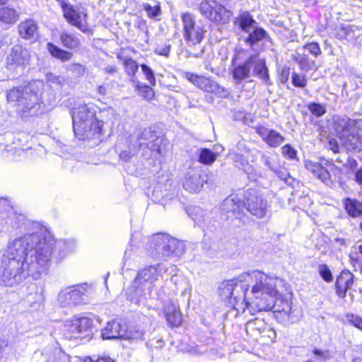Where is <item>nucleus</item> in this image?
Wrapping results in <instances>:
<instances>
[{
    "label": "nucleus",
    "mask_w": 362,
    "mask_h": 362,
    "mask_svg": "<svg viewBox=\"0 0 362 362\" xmlns=\"http://www.w3.org/2000/svg\"><path fill=\"white\" fill-rule=\"evenodd\" d=\"M66 243L56 241L45 228H39L10 241L0 265V284L13 287L28 276L40 279L49 269L53 254L59 250V259L66 255Z\"/></svg>",
    "instance_id": "nucleus-1"
},
{
    "label": "nucleus",
    "mask_w": 362,
    "mask_h": 362,
    "mask_svg": "<svg viewBox=\"0 0 362 362\" xmlns=\"http://www.w3.org/2000/svg\"><path fill=\"white\" fill-rule=\"evenodd\" d=\"M276 280L259 270L245 272L234 279L223 282L221 287V295L230 298L235 310L251 315L258 310L269 308L273 293L272 286Z\"/></svg>",
    "instance_id": "nucleus-2"
},
{
    "label": "nucleus",
    "mask_w": 362,
    "mask_h": 362,
    "mask_svg": "<svg viewBox=\"0 0 362 362\" xmlns=\"http://www.w3.org/2000/svg\"><path fill=\"white\" fill-rule=\"evenodd\" d=\"M72 119L74 134L79 139L95 140V144L100 141L103 122L95 117L93 105L84 104L75 108Z\"/></svg>",
    "instance_id": "nucleus-3"
},
{
    "label": "nucleus",
    "mask_w": 362,
    "mask_h": 362,
    "mask_svg": "<svg viewBox=\"0 0 362 362\" xmlns=\"http://www.w3.org/2000/svg\"><path fill=\"white\" fill-rule=\"evenodd\" d=\"M42 86V82L33 81L25 86L13 88L8 91L6 99L8 102H16L18 111L25 115L39 105Z\"/></svg>",
    "instance_id": "nucleus-4"
},
{
    "label": "nucleus",
    "mask_w": 362,
    "mask_h": 362,
    "mask_svg": "<svg viewBox=\"0 0 362 362\" xmlns=\"http://www.w3.org/2000/svg\"><path fill=\"white\" fill-rule=\"evenodd\" d=\"M269 278L274 279V281L273 287V293H269L272 296V302L269 308L258 310L267 311L273 310L275 317L282 323H294L299 319V311L296 305L287 300L280 298V293L278 287L283 284V280L276 276H269Z\"/></svg>",
    "instance_id": "nucleus-5"
},
{
    "label": "nucleus",
    "mask_w": 362,
    "mask_h": 362,
    "mask_svg": "<svg viewBox=\"0 0 362 362\" xmlns=\"http://www.w3.org/2000/svg\"><path fill=\"white\" fill-rule=\"evenodd\" d=\"M146 250L148 255L156 259H166L173 254L180 256L185 252L182 243L165 233L151 236L146 245Z\"/></svg>",
    "instance_id": "nucleus-6"
},
{
    "label": "nucleus",
    "mask_w": 362,
    "mask_h": 362,
    "mask_svg": "<svg viewBox=\"0 0 362 362\" xmlns=\"http://www.w3.org/2000/svg\"><path fill=\"white\" fill-rule=\"evenodd\" d=\"M168 270L166 265L160 263L141 269L134 279L136 292L144 296L150 295L156 287V283L163 279Z\"/></svg>",
    "instance_id": "nucleus-7"
},
{
    "label": "nucleus",
    "mask_w": 362,
    "mask_h": 362,
    "mask_svg": "<svg viewBox=\"0 0 362 362\" xmlns=\"http://www.w3.org/2000/svg\"><path fill=\"white\" fill-rule=\"evenodd\" d=\"M201 14L215 23L226 24L230 21L232 11L214 0H204L199 4Z\"/></svg>",
    "instance_id": "nucleus-8"
},
{
    "label": "nucleus",
    "mask_w": 362,
    "mask_h": 362,
    "mask_svg": "<svg viewBox=\"0 0 362 362\" xmlns=\"http://www.w3.org/2000/svg\"><path fill=\"white\" fill-rule=\"evenodd\" d=\"M183 37L189 45L199 44L204 37L206 31L197 24L193 14L185 12L181 15Z\"/></svg>",
    "instance_id": "nucleus-9"
},
{
    "label": "nucleus",
    "mask_w": 362,
    "mask_h": 362,
    "mask_svg": "<svg viewBox=\"0 0 362 362\" xmlns=\"http://www.w3.org/2000/svg\"><path fill=\"white\" fill-rule=\"evenodd\" d=\"M243 204L247 210L258 218L264 217L268 210V202L258 190L248 189L245 193Z\"/></svg>",
    "instance_id": "nucleus-10"
},
{
    "label": "nucleus",
    "mask_w": 362,
    "mask_h": 362,
    "mask_svg": "<svg viewBox=\"0 0 362 362\" xmlns=\"http://www.w3.org/2000/svg\"><path fill=\"white\" fill-rule=\"evenodd\" d=\"M182 76L204 91L216 94L222 98H226L229 94L228 90L220 86L216 81L210 78L189 71L183 72Z\"/></svg>",
    "instance_id": "nucleus-11"
},
{
    "label": "nucleus",
    "mask_w": 362,
    "mask_h": 362,
    "mask_svg": "<svg viewBox=\"0 0 362 362\" xmlns=\"http://www.w3.org/2000/svg\"><path fill=\"white\" fill-rule=\"evenodd\" d=\"M62 11L64 18L70 25L83 33L88 30V14L86 11L76 8L69 3L62 4Z\"/></svg>",
    "instance_id": "nucleus-12"
},
{
    "label": "nucleus",
    "mask_w": 362,
    "mask_h": 362,
    "mask_svg": "<svg viewBox=\"0 0 362 362\" xmlns=\"http://www.w3.org/2000/svg\"><path fill=\"white\" fill-rule=\"evenodd\" d=\"M92 324L93 321L89 317L74 316L65 322L66 332L70 338L81 337L82 334H86Z\"/></svg>",
    "instance_id": "nucleus-13"
},
{
    "label": "nucleus",
    "mask_w": 362,
    "mask_h": 362,
    "mask_svg": "<svg viewBox=\"0 0 362 362\" xmlns=\"http://www.w3.org/2000/svg\"><path fill=\"white\" fill-rule=\"evenodd\" d=\"M86 289L83 286L67 287L60 291L58 295V302L64 307L78 305L83 302V296Z\"/></svg>",
    "instance_id": "nucleus-14"
},
{
    "label": "nucleus",
    "mask_w": 362,
    "mask_h": 362,
    "mask_svg": "<svg viewBox=\"0 0 362 362\" xmlns=\"http://www.w3.org/2000/svg\"><path fill=\"white\" fill-rule=\"evenodd\" d=\"M254 59V57H248L243 63H240L238 62V55L234 57L230 71L236 83L250 77Z\"/></svg>",
    "instance_id": "nucleus-15"
},
{
    "label": "nucleus",
    "mask_w": 362,
    "mask_h": 362,
    "mask_svg": "<svg viewBox=\"0 0 362 362\" xmlns=\"http://www.w3.org/2000/svg\"><path fill=\"white\" fill-rule=\"evenodd\" d=\"M206 182V180L202 175L199 170L191 168L187 172L182 185L187 191L197 193L201 191Z\"/></svg>",
    "instance_id": "nucleus-16"
},
{
    "label": "nucleus",
    "mask_w": 362,
    "mask_h": 362,
    "mask_svg": "<svg viewBox=\"0 0 362 362\" xmlns=\"http://www.w3.org/2000/svg\"><path fill=\"white\" fill-rule=\"evenodd\" d=\"M339 139L341 145L349 151L360 152L362 150V141L356 128Z\"/></svg>",
    "instance_id": "nucleus-17"
},
{
    "label": "nucleus",
    "mask_w": 362,
    "mask_h": 362,
    "mask_svg": "<svg viewBox=\"0 0 362 362\" xmlns=\"http://www.w3.org/2000/svg\"><path fill=\"white\" fill-rule=\"evenodd\" d=\"M30 59L29 51L21 45H15L8 58L11 64L23 66L28 64Z\"/></svg>",
    "instance_id": "nucleus-18"
},
{
    "label": "nucleus",
    "mask_w": 362,
    "mask_h": 362,
    "mask_svg": "<svg viewBox=\"0 0 362 362\" xmlns=\"http://www.w3.org/2000/svg\"><path fill=\"white\" fill-rule=\"evenodd\" d=\"M354 284V275L349 271H342L336 281L337 294L340 298H344L346 292Z\"/></svg>",
    "instance_id": "nucleus-19"
},
{
    "label": "nucleus",
    "mask_w": 362,
    "mask_h": 362,
    "mask_svg": "<svg viewBox=\"0 0 362 362\" xmlns=\"http://www.w3.org/2000/svg\"><path fill=\"white\" fill-rule=\"evenodd\" d=\"M257 133L271 147H277L284 141V137L279 132L263 127L257 128Z\"/></svg>",
    "instance_id": "nucleus-20"
},
{
    "label": "nucleus",
    "mask_w": 362,
    "mask_h": 362,
    "mask_svg": "<svg viewBox=\"0 0 362 362\" xmlns=\"http://www.w3.org/2000/svg\"><path fill=\"white\" fill-rule=\"evenodd\" d=\"M333 122L334 130L339 139L346 136V134L355 129L354 121L346 116H334Z\"/></svg>",
    "instance_id": "nucleus-21"
},
{
    "label": "nucleus",
    "mask_w": 362,
    "mask_h": 362,
    "mask_svg": "<svg viewBox=\"0 0 362 362\" xmlns=\"http://www.w3.org/2000/svg\"><path fill=\"white\" fill-rule=\"evenodd\" d=\"M18 33L25 40L36 38L38 35V25L33 19H27L18 25Z\"/></svg>",
    "instance_id": "nucleus-22"
},
{
    "label": "nucleus",
    "mask_w": 362,
    "mask_h": 362,
    "mask_svg": "<svg viewBox=\"0 0 362 362\" xmlns=\"http://www.w3.org/2000/svg\"><path fill=\"white\" fill-rule=\"evenodd\" d=\"M101 336L103 339H123L126 336L125 329L119 322L112 321L102 330Z\"/></svg>",
    "instance_id": "nucleus-23"
},
{
    "label": "nucleus",
    "mask_w": 362,
    "mask_h": 362,
    "mask_svg": "<svg viewBox=\"0 0 362 362\" xmlns=\"http://www.w3.org/2000/svg\"><path fill=\"white\" fill-rule=\"evenodd\" d=\"M249 57L255 58V59L252 61V67L255 75L262 79L265 84H269V76L268 73V69L266 66L265 60L264 59L258 58L257 55L256 54H252Z\"/></svg>",
    "instance_id": "nucleus-24"
},
{
    "label": "nucleus",
    "mask_w": 362,
    "mask_h": 362,
    "mask_svg": "<svg viewBox=\"0 0 362 362\" xmlns=\"http://www.w3.org/2000/svg\"><path fill=\"white\" fill-rule=\"evenodd\" d=\"M165 317L171 327H178L181 325L182 315L175 303H170L165 307Z\"/></svg>",
    "instance_id": "nucleus-25"
},
{
    "label": "nucleus",
    "mask_w": 362,
    "mask_h": 362,
    "mask_svg": "<svg viewBox=\"0 0 362 362\" xmlns=\"http://www.w3.org/2000/svg\"><path fill=\"white\" fill-rule=\"evenodd\" d=\"M304 166L305 169L311 173L315 177L320 179L322 182H327L329 175L326 172L325 167H323L317 162L310 160H305Z\"/></svg>",
    "instance_id": "nucleus-26"
},
{
    "label": "nucleus",
    "mask_w": 362,
    "mask_h": 362,
    "mask_svg": "<svg viewBox=\"0 0 362 362\" xmlns=\"http://www.w3.org/2000/svg\"><path fill=\"white\" fill-rule=\"evenodd\" d=\"M262 161L270 170L274 172L279 178L286 181V173L280 168L279 158L276 156H262Z\"/></svg>",
    "instance_id": "nucleus-27"
},
{
    "label": "nucleus",
    "mask_w": 362,
    "mask_h": 362,
    "mask_svg": "<svg viewBox=\"0 0 362 362\" xmlns=\"http://www.w3.org/2000/svg\"><path fill=\"white\" fill-rule=\"evenodd\" d=\"M344 206L349 216L357 218L362 215V202L356 199L347 198L344 200Z\"/></svg>",
    "instance_id": "nucleus-28"
},
{
    "label": "nucleus",
    "mask_w": 362,
    "mask_h": 362,
    "mask_svg": "<svg viewBox=\"0 0 362 362\" xmlns=\"http://www.w3.org/2000/svg\"><path fill=\"white\" fill-rule=\"evenodd\" d=\"M45 362H71L70 357L61 349L47 351L42 354Z\"/></svg>",
    "instance_id": "nucleus-29"
},
{
    "label": "nucleus",
    "mask_w": 362,
    "mask_h": 362,
    "mask_svg": "<svg viewBox=\"0 0 362 362\" xmlns=\"http://www.w3.org/2000/svg\"><path fill=\"white\" fill-rule=\"evenodd\" d=\"M249 36L246 39V42L251 46L258 43L259 42L268 40L269 37L265 30L262 28L255 27L250 32L248 33Z\"/></svg>",
    "instance_id": "nucleus-30"
},
{
    "label": "nucleus",
    "mask_w": 362,
    "mask_h": 362,
    "mask_svg": "<svg viewBox=\"0 0 362 362\" xmlns=\"http://www.w3.org/2000/svg\"><path fill=\"white\" fill-rule=\"evenodd\" d=\"M47 49L53 57L60 59L62 62H67L73 56L71 52L64 50L52 42L47 44Z\"/></svg>",
    "instance_id": "nucleus-31"
},
{
    "label": "nucleus",
    "mask_w": 362,
    "mask_h": 362,
    "mask_svg": "<svg viewBox=\"0 0 362 362\" xmlns=\"http://www.w3.org/2000/svg\"><path fill=\"white\" fill-rule=\"evenodd\" d=\"M326 172L329 175L327 182H323L326 185H329L332 182H339L342 177V170L332 163L327 162L325 166Z\"/></svg>",
    "instance_id": "nucleus-32"
},
{
    "label": "nucleus",
    "mask_w": 362,
    "mask_h": 362,
    "mask_svg": "<svg viewBox=\"0 0 362 362\" xmlns=\"http://www.w3.org/2000/svg\"><path fill=\"white\" fill-rule=\"evenodd\" d=\"M62 45L69 49H74L80 45V40L77 35L67 32H62L60 35Z\"/></svg>",
    "instance_id": "nucleus-33"
},
{
    "label": "nucleus",
    "mask_w": 362,
    "mask_h": 362,
    "mask_svg": "<svg viewBox=\"0 0 362 362\" xmlns=\"http://www.w3.org/2000/svg\"><path fill=\"white\" fill-rule=\"evenodd\" d=\"M218 156V152H213L211 149L204 148L199 150L198 160L204 165H211Z\"/></svg>",
    "instance_id": "nucleus-34"
},
{
    "label": "nucleus",
    "mask_w": 362,
    "mask_h": 362,
    "mask_svg": "<svg viewBox=\"0 0 362 362\" xmlns=\"http://www.w3.org/2000/svg\"><path fill=\"white\" fill-rule=\"evenodd\" d=\"M18 18V13L13 8L4 7L0 8V21L6 24H13Z\"/></svg>",
    "instance_id": "nucleus-35"
},
{
    "label": "nucleus",
    "mask_w": 362,
    "mask_h": 362,
    "mask_svg": "<svg viewBox=\"0 0 362 362\" xmlns=\"http://www.w3.org/2000/svg\"><path fill=\"white\" fill-rule=\"evenodd\" d=\"M294 59L299 64L300 68L304 71L317 69L315 61L308 59L306 55L298 53L294 57Z\"/></svg>",
    "instance_id": "nucleus-36"
},
{
    "label": "nucleus",
    "mask_w": 362,
    "mask_h": 362,
    "mask_svg": "<svg viewBox=\"0 0 362 362\" xmlns=\"http://www.w3.org/2000/svg\"><path fill=\"white\" fill-rule=\"evenodd\" d=\"M239 24L243 31L249 33L255 27L256 22L248 13H243L239 17Z\"/></svg>",
    "instance_id": "nucleus-37"
},
{
    "label": "nucleus",
    "mask_w": 362,
    "mask_h": 362,
    "mask_svg": "<svg viewBox=\"0 0 362 362\" xmlns=\"http://www.w3.org/2000/svg\"><path fill=\"white\" fill-rule=\"evenodd\" d=\"M242 205L241 200L237 197H230L223 201V209L227 212L238 211Z\"/></svg>",
    "instance_id": "nucleus-38"
},
{
    "label": "nucleus",
    "mask_w": 362,
    "mask_h": 362,
    "mask_svg": "<svg viewBox=\"0 0 362 362\" xmlns=\"http://www.w3.org/2000/svg\"><path fill=\"white\" fill-rule=\"evenodd\" d=\"M266 328L264 322L262 320L256 319L254 321H250L246 324V331L257 330L259 333H262Z\"/></svg>",
    "instance_id": "nucleus-39"
},
{
    "label": "nucleus",
    "mask_w": 362,
    "mask_h": 362,
    "mask_svg": "<svg viewBox=\"0 0 362 362\" xmlns=\"http://www.w3.org/2000/svg\"><path fill=\"white\" fill-rule=\"evenodd\" d=\"M292 84L298 88H304L307 85V78L304 74L292 73L291 75Z\"/></svg>",
    "instance_id": "nucleus-40"
},
{
    "label": "nucleus",
    "mask_w": 362,
    "mask_h": 362,
    "mask_svg": "<svg viewBox=\"0 0 362 362\" xmlns=\"http://www.w3.org/2000/svg\"><path fill=\"white\" fill-rule=\"evenodd\" d=\"M137 88L139 90V94L144 99L149 100L154 97V91L149 86L137 85Z\"/></svg>",
    "instance_id": "nucleus-41"
},
{
    "label": "nucleus",
    "mask_w": 362,
    "mask_h": 362,
    "mask_svg": "<svg viewBox=\"0 0 362 362\" xmlns=\"http://www.w3.org/2000/svg\"><path fill=\"white\" fill-rule=\"evenodd\" d=\"M144 334V332L143 330L139 329V328H132V329L127 331L125 329V335L124 336L123 339H141L143 338V336Z\"/></svg>",
    "instance_id": "nucleus-42"
},
{
    "label": "nucleus",
    "mask_w": 362,
    "mask_h": 362,
    "mask_svg": "<svg viewBox=\"0 0 362 362\" xmlns=\"http://www.w3.org/2000/svg\"><path fill=\"white\" fill-rule=\"evenodd\" d=\"M143 7L149 18H156L160 14V6L158 4L153 6L148 4H145Z\"/></svg>",
    "instance_id": "nucleus-43"
},
{
    "label": "nucleus",
    "mask_w": 362,
    "mask_h": 362,
    "mask_svg": "<svg viewBox=\"0 0 362 362\" xmlns=\"http://www.w3.org/2000/svg\"><path fill=\"white\" fill-rule=\"evenodd\" d=\"M318 272L320 276L327 282H331L333 280V276L329 268L326 264H320L318 267Z\"/></svg>",
    "instance_id": "nucleus-44"
},
{
    "label": "nucleus",
    "mask_w": 362,
    "mask_h": 362,
    "mask_svg": "<svg viewBox=\"0 0 362 362\" xmlns=\"http://www.w3.org/2000/svg\"><path fill=\"white\" fill-rule=\"evenodd\" d=\"M234 161L240 168H243L246 173H247L248 175H251V167L249 165L248 163L244 159L243 155H235L234 157Z\"/></svg>",
    "instance_id": "nucleus-45"
},
{
    "label": "nucleus",
    "mask_w": 362,
    "mask_h": 362,
    "mask_svg": "<svg viewBox=\"0 0 362 362\" xmlns=\"http://www.w3.org/2000/svg\"><path fill=\"white\" fill-rule=\"evenodd\" d=\"M303 49L308 50L315 57L322 53L321 49L317 42L308 43L303 47Z\"/></svg>",
    "instance_id": "nucleus-46"
},
{
    "label": "nucleus",
    "mask_w": 362,
    "mask_h": 362,
    "mask_svg": "<svg viewBox=\"0 0 362 362\" xmlns=\"http://www.w3.org/2000/svg\"><path fill=\"white\" fill-rule=\"evenodd\" d=\"M141 68L142 69L144 74L145 75L146 80L148 81L151 86H155L156 78L154 76V73L152 71V69L146 64H141Z\"/></svg>",
    "instance_id": "nucleus-47"
},
{
    "label": "nucleus",
    "mask_w": 362,
    "mask_h": 362,
    "mask_svg": "<svg viewBox=\"0 0 362 362\" xmlns=\"http://www.w3.org/2000/svg\"><path fill=\"white\" fill-rule=\"evenodd\" d=\"M308 109L313 115L317 117L323 115L326 112L325 108L322 105L317 103L310 104L308 106Z\"/></svg>",
    "instance_id": "nucleus-48"
},
{
    "label": "nucleus",
    "mask_w": 362,
    "mask_h": 362,
    "mask_svg": "<svg viewBox=\"0 0 362 362\" xmlns=\"http://www.w3.org/2000/svg\"><path fill=\"white\" fill-rule=\"evenodd\" d=\"M124 65L129 75H134L138 70V65L134 60L129 59L125 61Z\"/></svg>",
    "instance_id": "nucleus-49"
},
{
    "label": "nucleus",
    "mask_w": 362,
    "mask_h": 362,
    "mask_svg": "<svg viewBox=\"0 0 362 362\" xmlns=\"http://www.w3.org/2000/svg\"><path fill=\"white\" fill-rule=\"evenodd\" d=\"M281 153L284 156H287L288 158L293 159L296 156V150L292 148L289 144H286L281 148Z\"/></svg>",
    "instance_id": "nucleus-50"
},
{
    "label": "nucleus",
    "mask_w": 362,
    "mask_h": 362,
    "mask_svg": "<svg viewBox=\"0 0 362 362\" xmlns=\"http://www.w3.org/2000/svg\"><path fill=\"white\" fill-rule=\"evenodd\" d=\"M46 78L47 82L49 83L50 85H57L58 86H62V81L60 79V77L52 73L47 74Z\"/></svg>",
    "instance_id": "nucleus-51"
},
{
    "label": "nucleus",
    "mask_w": 362,
    "mask_h": 362,
    "mask_svg": "<svg viewBox=\"0 0 362 362\" xmlns=\"http://www.w3.org/2000/svg\"><path fill=\"white\" fill-rule=\"evenodd\" d=\"M351 31V28L349 25L341 27L337 33V38L340 40L345 39Z\"/></svg>",
    "instance_id": "nucleus-52"
},
{
    "label": "nucleus",
    "mask_w": 362,
    "mask_h": 362,
    "mask_svg": "<svg viewBox=\"0 0 362 362\" xmlns=\"http://www.w3.org/2000/svg\"><path fill=\"white\" fill-rule=\"evenodd\" d=\"M170 50V45H165L164 46H158L156 48L155 52L159 55L168 57Z\"/></svg>",
    "instance_id": "nucleus-53"
},
{
    "label": "nucleus",
    "mask_w": 362,
    "mask_h": 362,
    "mask_svg": "<svg viewBox=\"0 0 362 362\" xmlns=\"http://www.w3.org/2000/svg\"><path fill=\"white\" fill-rule=\"evenodd\" d=\"M313 354L320 357V359L326 360L330 358L329 353L328 351H322L315 348L313 349Z\"/></svg>",
    "instance_id": "nucleus-54"
},
{
    "label": "nucleus",
    "mask_w": 362,
    "mask_h": 362,
    "mask_svg": "<svg viewBox=\"0 0 362 362\" xmlns=\"http://www.w3.org/2000/svg\"><path fill=\"white\" fill-rule=\"evenodd\" d=\"M69 69L76 72L78 75H82L84 73V68L80 64H72L70 65Z\"/></svg>",
    "instance_id": "nucleus-55"
},
{
    "label": "nucleus",
    "mask_w": 362,
    "mask_h": 362,
    "mask_svg": "<svg viewBox=\"0 0 362 362\" xmlns=\"http://www.w3.org/2000/svg\"><path fill=\"white\" fill-rule=\"evenodd\" d=\"M350 322L357 328L362 330V319L358 316H351Z\"/></svg>",
    "instance_id": "nucleus-56"
},
{
    "label": "nucleus",
    "mask_w": 362,
    "mask_h": 362,
    "mask_svg": "<svg viewBox=\"0 0 362 362\" xmlns=\"http://www.w3.org/2000/svg\"><path fill=\"white\" fill-rule=\"evenodd\" d=\"M328 147L334 153L339 152V145L335 139L329 140Z\"/></svg>",
    "instance_id": "nucleus-57"
},
{
    "label": "nucleus",
    "mask_w": 362,
    "mask_h": 362,
    "mask_svg": "<svg viewBox=\"0 0 362 362\" xmlns=\"http://www.w3.org/2000/svg\"><path fill=\"white\" fill-rule=\"evenodd\" d=\"M356 181L358 184L362 185V168L356 173Z\"/></svg>",
    "instance_id": "nucleus-58"
},
{
    "label": "nucleus",
    "mask_w": 362,
    "mask_h": 362,
    "mask_svg": "<svg viewBox=\"0 0 362 362\" xmlns=\"http://www.w3.org/2000/svg\"><path fill=\"white\" fill-rule=\"evenodd\" d=\"M90 362H114L110 357H101L98 358L96 360H93L90 358Z\"/></svg>",
    "instance_id": "nucleus-59"
},
{
    "label": "nucleus",
    "mask_w": 362,
    "mask_h": 362,
    "mask_svg": "<svg viewBox=\"0 0 362 362\" xmlns=\"http://www.w3.org/2000/svg\"><path fill=\"white\" fill-rule=\"evenodd\" d=\"M97 91L99 94L104 95L107 93V89L105 86H99L98 87Z\"/></svg>",
    "instance_id": "nucleus-60"
},
{
    "label": "nucleus",
    "mask_w": 362,
    "mask_h": 362,
    "mask_svg": "<svg viewBox=\"0 0 362 362\" xmlns=\"http://www.w3.org/2000/svg\"><path fill=\"white\" fill-rule=\"evenodd\" d=\"M119 156L121 158H129V153L127 151H123L120 153Z\"/></svg>",
    "instance_id": "nucleus-61"
},
{
    "label": "nucleus",
    "mask_w": 362,
    "mask_h": 362,
    "mask_svg": "<svg viewBox=\"0 0 362 362\" xmlns=\"http://www.w3.org/2000/svg\"><path fill=\"white\" fill-rule=\"evenodd\" d=\"M335 241L340 245H345V240L343 238H336Z\"/></svg>",
    "instance_id": "nucleus-62"
},
{
    "label": "nucleus",
    "mask_w": 362,
    "mask_h": 362,
    "mask_svg": "<svg viewBox=\"0 0 362 362\" xmlns=\"http://www.w3.org/2000/svg\"><path fill=\"white\" fill-rule=\"evenodd\" d=\"M107 71L109 72H114V71H115V69L113 67H108V68H107Z\"/></svg>",
    "instance_id": "nucleus-63"
},
{
    "label": "nucleus",
    "mask_w": 362,
    "mask_h": 362,
    "mask_svg": "<svg viewBox=\"0 0 362 362\" xmlns=\"http://www.w3.org/2000/svg\"><path fill=\"white\" fill-rule=\"evenodd\" d=\"M8 0H0V5H4L7 3Z\"/></svg>",
    "instance_id": "nucleus-64"
}]
</instances>
